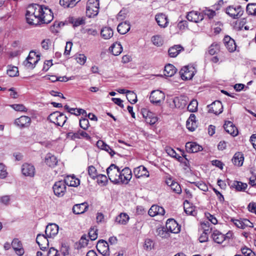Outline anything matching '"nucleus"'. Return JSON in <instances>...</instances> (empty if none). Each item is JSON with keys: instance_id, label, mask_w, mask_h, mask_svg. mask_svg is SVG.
<instances>
[{"instance_id": "58", "label": "nucleus", "mask_w": 256, "mask_h": 256, "mask_svg": "<svg viewBox=\"0 0 256 256\" xmlns=\"http://www.w3.org/2000/svg\"><path fill=\"white\" fill-rule=\"evenodd\" d=\"M36 6H34V4H32L29 5L26 11L25 16H32L33 14H34Z\"/></svg>"}, {"instance_id": "59", "label": "nucleus", "mask_w": 256, "mask_h": 256, "mask_svg": "<svg viewBox=\"0 0 256 256\" xmlns=\"http://www.w3.org/2000/svg\"><path fill=\"white\" fill-rule=\"evenodd\" d=\"M88 237L92 240H96L98 238L96 230L94 228H91L88 232Z\"/></svg>"}, {"instance_id": "21", "label": "nucleus", "mask_w": 256, "mask_h": 256, "mask_svg": "<svg viewBox=\"0 0 256 256\" xmlns=\"http://www.w3.org/2000/svg\"><path fill=\"white\" fill-rule=\"evenodd\" d=\"M12 246L16 254L21 256L24 254V250L22 247V244L18 238H14L12 242Z\"/></svg>"}, {"instance_id": "63", "label": "nucleus", "mask_w": 256, "mask_h": 256, "mask_svg": "<svg viewBox=\"0 0 256 256\" xmlns=\"http://www.w3.org/2000/svg\"><path fill=\"white\" fill-rule=\"evenodd\" d=\"M8 172L4 165L0 163V178H4L7 176Z\"/></svg>"}, {"instance_id": "56", "label": "nucleus", "mask_w": 256, "mask_h": 256, "mask_svg": "<svg viewBox=\"0 0 256 256\" xmlns=\"http://www.w3.org/2000/svg\"><path fill=\"white\" fill-rule=\"evenodd\" d=\"M75 60H76L78 63L82 65L86 62V58L83 54H78L75 56Z\"/></svg>"}, {"instance_id": "26", "label": "nucleus", "mask_w": 256, "mask_h": 256, "mask_svg": "<svg viewBox=\"0 0 256 256\" xmlns=\"http://www.w3.org/2000/svg\"><path fill=\"white\" fill-rule=\"evenodd\" d=\"M80 184V180L74 174L65 177V184L70 186L76 187Z\"/></svg>"}, {"instance_id": "30", "label": "nucleus", "mask_w": 256, "mask_h": 256, "mask_svg": "<svg viewBox=\"0 0 256 256\" xmlns=\"http://www.w3.org/2000/svg\"><path fill=\"white\" fill-rule=\"evenodd\" d=\"M51 116L54 120V123L60 126H64V116L63 113L60 112H55L51 114Z\"/></svg>"}, {"instance_id": "16", "label": "nucleus", "mask_w": 256, "mask_h": 256, "mask_svg": "<svg viewBox=\"0 0 256 256\" xmlns=\"http://www.w3.org/2000/svg\"><path fill=\"white\" fill-rule=\"evenodd\" d=\"M53 190L56 196L62 197L64 195V181L60 180L54 185Z\"/></svg>"}, {"instance_id": "31", "label": "nucleus", "mask_w": 256, "mask_h": 256, "mask_svg": "<svg viewBox=\"0 0 256 256\" xmlns=\"http://www.w3.org/2000/svg\"><path fill=\"white\" fill-rule=\"evenodd\" d=\"M187 128L191 132L194 131L197 128V124L196 120V116L194 114H190L186 123Z\"/></svg>"}, {"instance_id": "64", "label": "nucleus", "mask_w": 256, "mask_h": 256, "mask_svg": "<svg viewBox=\"0 0 256 256\" xmlns=\"http://www.w3.org/2000/svg\"><path fill=\"white\" fill-rule=\"evenodd\" d=\"M97 146L102 150L110 148V146L105 143L103 140H99L96 142Z\"/></svg>"}, {"instance_id": "57", "label": "nucleus", "mask_w": 256, "mask_h": 256, "mask_svg": "<svg viewBox=\"0 0 256 256\" xmlns=\"http://www.w3.org/2000/svg\"><path fill=\"white\" fill-rule=\"evenodd\" d=\"M198 188L204 192L208 190V187L207 185L203 182L200 181L198 182H193Z\"/></svg>"}, {"instance_id": "11", "label": "nucleus", "mask_w": 256, "mask_h": 256, "mask_svg": "<svg viewBox=\"0 0 256 256\" xmlns=\"http://www.w3.org/2000/svg\"><path fill=\"white\" fill-rule=\"evenodd\" d=\"M48 238L43 234H38L36 238V243L39 246L41 250L44 251L48 246L49 242Z\"/></svg>"}, {"instance_id": "22", "label": "nucleus", "mask_w": 256, "mask_h": 256, "mask_svg": "<svg viewBox=\"0 0 256 256\" xmlns=\"http://www.w3.org/2000/svg\"><path fill=\"white\" fill-rule=\"evenodd\" d=\"M225 46L230 52H234L236 50V44L234 40L230 36H226L224 38Z\"/></svg>"}, {"instance_id": "3", "label": "nucleus", "mask_w": 256, "mask_h": 256, "mask_svg": "<svg viewBox=\"0 0 256 256\" xmlns=\"http://www.w3.org/2000/svg\"><path fill=\"white\" fill-rule=\"evenodd\" d=\"M99 10V0H88L86 5V16H96Z\"/></svg>"}, {"instance_id": "5", "label": "nucleus", "mask_w": 256, "mask_h": 256, "mask_svg": "<svg viewBox=\"0 0 256 256\" xmlns=\"http://www.w3.org/2000/svg\"><path fill=\"white\" fill-rule=\"evenodd\" d=\"M26 22L31 26H36L40 25L42 24H48L53 19L54 17L46 22L45 17H26Z\"/></svg>"}, {"instance_id": "17", "label": "nucleus", "mask_w": 256, "mask_h": 256, "mask_svg": "<svg viewBox=\"0 0 256 256\" xmlns=\"http://www.w3.org/2000/svg\"><path fill=\"white\" fill-rule=\"evenodd\" d=\"M229 186L231 188L234 189L238 192H244L248 187V184L246 183L238 180L231 182L229 184Z\"/></svg>"}, {"instance_id": "32", "label": "nucleus", "mask_w": 256, "mask_h": 256, "mask_svg": "<svg viewBox=\"0 0 256 256\" xmlns=\"http://www.w3.org/2000/svg\"><path fill=\"white\" fill-rule=\"evenodd\" d=\"M183 50H184V48L182 46L174 45L168 49V55L171 58H175Z\"/></svg>"}, {"instance_id": "9", "label": "nucleus", "mask_w": 256, "mask_h": 256, "mask_svg": "<svg viewBox=\"0 0 256 256\" xmlns=\"http://www.w3.org/2000/svg\"><path fill=\"white\" fill-rule=\"evenodd\" d=\"M36 52L33 50L30 51L26 60L24 62V65L28 68H34L39 60L40 58H37L36 60H34V56H36Z\"/></svg>"}, {"instance_id": "20", "label": "nucleus", "mask_w": 256, "mask_h": 256, "mask_svg": "<svg viewBox=\"0 0 256 256\" xmlns=\"http://www.w3.org/2000/svg\"><path fill=\"white\" fill-rule=\"evenodd\" d=\"M31 122L30 118L28 116H22L15 120L14 124L20 127H28L29 126Z\"/></svg>"}, {"instance_id": "61", "label": "nucleus", "mask_w": 256, "mask_h": 256, "mask_svg": "<svg viewBox=\"0 0 256 256\" xmlns=\"http://www.w3.org/2000/svg\"><path fill=\"white\" fill-rule=\"evenodd\" d=\"M52 42L49 38L44 39L41 42L42 47L46 50H48Z\"/></svg>"}, {"instance_id": "47", "label": "nucleus", "mask_w": 256, "mask_h": 256, "mask_svg": "<svg viewBox=\"0 0 256 256\" xmlns=\"http://www.w3.org/2000/svg\"><path fill=\"white\" fill-rule=\"evenodd\" d=\"M157 236L162 238H168L170 236V233L166 231L164 228H159L156 232Z\"/></svg>"}, {"instance_id": "38", "label": "nucleus", "mask_w": 256, "mask_h": 256, "mask_svg": "<svg viewBox=\"0 0 256 256\" xmlns=\"http://www.w3.org/2000/svg\"><path fill=\"white\" fill-rule=\"evenodd\" d=\"M244 160V158L243 154L241 152H238L234 154L233 158H232V162L234 165L240 166L243 164Z\"/></svg>"}, {"instance_id": "40", "label": "nucleus", "mask_w": 256, "mask_h": 256, "mask_svg": "<svg viewBox=\"0 0 256 256\" xmlns=\"http://www.w3.org/2000/svg\"><path fill=\"white\" fill-rule=\"evenodd\" d=\"M129 220V216L126 213H120L115 220V222L120 224H126Z\"/></svg>"}, {"instance_id": "4", "label": "nucleus", "mask_w": 256, "mask_h": 256, "mask_svg": "<svg viewBox=\"0 0 256 256\" xmlns=\"http://www.w3.org/2000/svg\"><path fill=\"white\" fill-rule=\"evenodd\" d=\"M165 98L164 94L161 90H154L151 92L150 100L152 103L158 104L163 101Z\"/></svg>"}, {"instance_id": "51", "label": "nucleus", "mask_w": 256, "mask_h": 256, "mask_svg": "<svg viewBox=\"0 0 256 256\" xmlns=\"http://www.w3.org/2000/svg\"><path fill=\"white\" fill-rule=\"evenodd\" d=\"M42 7V16H54V14L50 8L48 6L41 5Z\"/></svg>"}, {"instance_id": "7", "label": "nucleus", "mask_w": 256, "mask_h": 256, "mask_svg": "<svg viewBox=\"0 0 256 256\" xmlns=\"http://www.w3.org/2000/svg\"><path fill=\"white\" fill-rule=\"evenodd\" d=\"M142 112L143 117L145 118L146 123L153 125L157 122L158 118L152 112L146 109H143Z\"/></svg>"}, {"instance_id": "37", "label": "nucleus", "mask_w": 256, "mask_h": 256, "mask_svg": "<svg viewBox=\"0 0 256 256\" xmlns=\"http://www.w3.org/2000/svg\"><path fill=\"white\" fill-rule=\"evenodd\" d=\"M69 22L75 28L84 24L86 19L84 17H71Z\"/></svg>"}, {"instance_id": "19", "label": "nucleus", "mask_w": 256, "mask_h": 256, "mask_svg": "<svg viewBox=\"0 0 256 256\" xmlns=\"http://www.w3.org/2000/svg\"><path fill=\"white\" fill-rule=\"evenodd\" d=\"M224 128L228 134L234 136H237L238 134L237 128L230 121L226 122L224 124Z\"/></svg>"}, {"instance_id": "44", "label": "nucleus", "mask_w": 256, "mask_h": 256, "mask_svg": "<svg viewBox=\"0 0 256 256\" xmlns=\"http://www.w3.org/2000/svg\"><path fill=\"white\" fill-rule=\"evenodd\" d=\"M18 74V68L16 66H8L7 74L10 77L16 76Z\"/></svg>"}, {"instance_id": "52", "label": "nucleus", "mask_w": 256, "mask_h": 256, "mask_svg": "<svg viewBox=\"0 0 256 256\" xmlns=\"http://www.w3.org/2000/svg\"><path fill=\"white\" fill-rule=\"evenodd\" d=\"M80 126L84 130H87L90 126L89 121L86 118H83L80 120Z\"/></svg>"}, {"instance_id": "6", "label": "nucleus", "mask_w": 256, "mask_h": 256, "mask_svg": "<svg viewBox=\"0 0 256 256\" xmlns=\"http://www.w3.org/2000/svg\"><path fill=\"white\" fill-rule=\"evenodd\" d=\"M166 228L168 232L178 234L180 230V226L174 219H168L166 222Z\"/></svg>"}, {"instance_id": "10", "label": "nucleus", "mask_w": 256, "mask_h": 256, "mask_svg": "<svg viewBox=\"0 0 256 256\" xmlns=\"http://www.w3.org/2000/svg\"><path fill=\"white\" fill-rule=\"evenodd\" d=\"M200 12L198 11L192 10L186 13V16H190V15L194 14L195 16H214L216 15V12L214 10H210L207 8H204L203 10H200Z\"/></svg>"}, {"instance_id": "23", "label": "nucleus", "mask_w": 256, "mask_h": 256, "mask_svg": "<svg viewBox=\"0 0 256 256\" xmlns=\"http://www.w3.org/2000/svg\"><path fill=\"white\" fill-rule=\"evenodd\" d=\"M164 212L165 210L164 208L157 205L152 206L148 212V214L152 217L156 215L162 216L164 214Z\"/></svg>"}, {"instance_id": "41", "label": "nucleus", "mask_w": 256, "mask_h": 256, "mask_svg": "<svg viewBox=\"0 0 256 256\" xmlns=\"http://www.w3.org/2000/svg\"><path fill=\"white\" fill-rule=\"evenodd\" d=\"M176 72V68L172 64H168L164 68V74L166 76L171 77L173 76Z\"/></svg>"}, {"instance_id": "35", "label": "nucleus", "mask_w": 256, "mask_h": 256, "mask_svg": "<svg viewBox=\"0 0 256 256\" xmlns=\"http://www.w3.org/2000/svg\"><path fill=\"white\" fill-rule=\"evenodd\" d=\"M130 28L129 22L126 21L120 23L117 27L118 32L121 34H126Z\"/></svg>"}, {"instance_id": "33", "label": "nucleus", "mask_w": 256, "mask_h": 256, "mask_svg": "<svg viewBox=\"0 0 256 256\" xmlns=\"http://www.w3.org/2000/svg\"><path fill=\"white\" fill-rule=\"evenodd\" d=\"M44 162L50 167H54L58 163L56 158L50 153L46 154L44 158Z\"/></svg>"}, {"instance_id": "50", "label": "nucleus", "mask_w": 256, "mask_h": 256, "mask_svg": "<svg viewBox=\"0 0 256 256\" xmlns=\"http://www.w3.org/2000/svg\"><path fill=\"white\" fill-rule=\"evenodd\" d=\"M172 190L176 193L180 194L182 192V188L180 184L176 182H172L170 184Z\"/></svg>"}, {"instance_id": "15", "label": "nucleus", "mask_w": 256, "mask_h": 256, "mask_svg": "<svg viewBox=\"0 0 256 256\" xmlns=\"http://www.w3.org/2000/svg\"><path fill=\"white\" fill-rule=\"evenodd\" d=\"M58 232V226L55 224H50L46 226L45 234L48 238H51L57 234Z\"/></svg>"}, {"instance_id": "28", "label": "nucleus", "mask_w": 256, "mask_h": 256, "mask_svg": "<svg viewBox=\"0 0 256 256\" xmlns=\"http://www.w3.org/2000/svg\"><path fill=\"white\" fill-rule=\"evenodd\" d=\"M232 220L236 226L242 229H244L247 226H252V224L248 219Z\"/></svg>"}, {"instance_id": "18", "label": "nucleus", "mask_w": 256, "mask_h": 256, "mask_svg": "<svg viewBox=\"0 0 256 256\" xmlns=\"http://www.w3.org/2000/svg\"><path fill=\"white\" fill-rule=\"evenodd\" d=\"M134 174L136 178L142 176H149V172L146 168L143 166H140L134 170Z\"/></svg>"}, {"instance_id": "48", "label": "nucleus", "mask_w": 256, "mask_h": 256, "mask_svg": "<svg viewBox=\"0 0 256 256\" xmlns=\"http://www.w3.org/2000/svg\"><path fill=\"white\" fill-rule=\"evenodd\" d=\"M198 102L196 100H192L188 106V110L190 112H195L198 109Z\"/></svg>"}, {"instance_id": "8", "label": "nucleus", "mask_w": 256, "mask_h": 256, "mask_svg": "<svg viewBox=\"0 0 256 256\" xmlns=\"http://www.w3.org/2000/svg\"><path fill=\"white\" fill-rule=\"evenodd\" d=\"M22 172L23 175L32 178L35 174V168L30 164L25 163L22 166Z\"/></svg>"}, {"instance_id": "36", "label": "nucleus", "mask_w": 256, "mask_h": 256, "mask_svg": "<svg viewBox=\"0 0 256 256\" xmlns=\"http://www.w3.org/2000/svg\"><path fill=\"white\" fill-rule=\"evenodd\" d=\"M113 34V30L110 27H104L100 30V35L104 40L110 39Z\"/></svg>"}, {"instance_id": "62", "label": "nucleus", "mask_w": 256, "mask_h": 256, "mask_svg": "<svg viewBox=\"0 0 256 256\" xmlns=\"http://www.w3.org/2000/svg\"><path fill=\"white\" fill-rule=\"evenodd\" d=\"M219 50L218 45L212 44L209 48L208 52L210 55H214Z\"/></svg>"}, {"instance_id": "27", "label": "nucleus", "mask_w": 256, "mask_h": 256, "mask_svg": "<svg viewBox=\"0 0 256 256\" xmlns=\"http://www.w3.org/2000/svg\"><path fill=\"white\" fill-rule=\"evenodd\" d=\"M226 13L230 16H242L244 10H242L240 6H238L237 8L230 6L226 8Z\"/></svg>"}, {"instance_id": "46", "label": "nucleus", "mask_w": 256, "mask_h": 256, "mask_svg": "<svg viewBox=\"0 0 256 256\" xmlns=\"http://www.w3.org/2000/svg\"><path fill=\"white\" fill-rule=\"evenodd\" d=\"M152 44L157 46H160L162 45L164 40L162 37L160 35L154 36L152 38Z\"/></svg>"}, {"instance_id": "60", "label": "nucleus", "mask_w": 256, "mask_h": 256, "mask_svg": "<svg viewBox=\"0 0 256 256\" xmlns=\"http://www.w3.org/2000/svg\"><path fill=\"white\" fill-rule=\"evenodd\" d=\"M66 139L74 140L76 139H80V137L78 136V132H69L66 134Z\"/></svg>"}, {"instance_id": "39", "label": "nucleus", "mask_w": 256, "mask_h": 256, "mask_svg": "<svg viewBox=\"0 0 256 256\" xmlns=\"http://www.w3.org/2000/svg\"><path fill=\"white\" fill-rule=\"evenodd\" d=\"M212 236L214 242L218 244H222L225 240L224 234L217 230L214 231Z\"/></svg>"}, {"instance_id": "49", "label": "nucleus", "mask_w": 256, "mask_h": 256, "mask_svg": "<svg viewBox=\"0 0 256 256\" xmlns=\"http://www.w3.org/2000/svg\"><path fill=\"white\" fill-rule=\"evenodd\" d=\"M246 12L248 14L256 15V4H248L246 6Z\"/></svg>"}, {"instance_id": "55", "label": "nucleus", "mask_w": 256, "mask_h": 256, "mask_svg": "<svg viewBox=\"0 0 256 256\" xmlns=\"http://www.w3.org/2000/svg\"><path fill=\"white\" fill-rule=\"evenodd\" d=\"M241 252L244 256H255V254L250 249L246 246L241 248Z\"/></svg>"}, {"instance_id": "43", "label": "nucleus", "mask_w": 256, "mask_h": 256, "mask_svg": "<svg viewBox=\"0 0 256 256\" xmlns=\"http://www.w3.org/2000/svg\"><path fill=\"white\" fill-rule=\"evenodd\" d=\"M126 98L128 102L132 104H134L137 102L136 94L133 92L127 90L126 92Z\"/></svg>"}, {"instance_id": "25", "label": "nucleus", "mask_w": 256, "mask_h": 256, "mask_svg": "<svg viewBox=\"0 0 256 256\" xmlns=\"http://www.w3.org/2000/svg\"><path fill=\"white\" fill-rule=\"evenodd\" d=\"M186 149L188 152L194 153L202 150V148L196 142H188L186 144Z\"/></svg>"}, {"instance_id": "13", "label": "nucleus", "mask_w": 256, "mask_h": 256, "mask_svg": "<svg viewBox=\"0 0 256 256\" xmlns=\"http://www.w3.org/2000/svg\"><path fill=\"white\" fill-rule=\"evenodd\" d=\"M208 112L214 113L216 114H219L222 112V105L220 101L217 100L213 102L211 104L208 106Z\"/></svg>"}, {"instance_id": "1", "label": "nucleus", "mask_w": 256, "mask_h": 256, "mask_svg": "<svg viewBox=\"0 0 256 256\" xmlns=\"http://www.w3.org/2000/svg\"><path fill=\"white\" fill-rule=\"evenodd\" d=\"M108 176L110 180L115 184L120 182V169L114 164H112L106 170Z\"/></svg>"}, {"instance_id": "2", "label": "nucleus", "mask_w": 256, "mask_h": 256, "mask_svg": "<svg viewBox=\"0 0 256 256\" xmlns=\"http://www.w3.org/2000/svg\"><path fill=\"white\" fill-rule=\"evenodd\" d=\"M196 70L194 66L191 65L184 66L180 72V77L183 80H191L195 74Z\"/></svg>"}, {"instance_id": "29", "label": "nucleus", "mask_w": 256, "mask_h": 256, "mask_svg": "<svg viewBox=\"0 0 256 256\" xmlns=\"http://www.w3.org/2000/svg\"><path fill=\"white\" fill-rule=\"evenodd\" d=\"M246 23V19L244 18L238 19V17H232V24L234 28L238 30H241Z\"/></svg>"}, {"instance_id": "14", "label": "nucleus", "mask_w": 256, "mask_h": 256, "mask_svg": "<svg viewBox=\"0 0 256 256\" xmlns=\"http://www.w3.org/2000/svg\"><path fill=\"white\" fill-rule=\"evenodd\" d=\"M120 173L121 175L120 182L125 184H128L132 177L131 170L128 167H126L122 171L120 170Z\"/></svg>"}, {"instance_id": "45", "label": "nucleus", "mask_w": 256, "mask_h": 256, "mask_svg": "<svg viewBox=\"0 0 256 256\" xmlns=\"http://www.w3.org/2000/svg\"><path fill=\"white\" fill-rule=\"evenodd\" d=\"M168 17H155L156 20L158 24L162 28L167 26L168 23Z\"/></svg>"}, {"instance_id": "42", "label": "nucleus", "mask_w": 256, "mask_h": 256, "mask_svg": "<svg viewBox=\"0 0 256 256\" xmlns=\"http://www.w3.org/2000/svg\"><path fill=\"white\" fill-rule=\"evenodd\" d=\"M110 50L114 55L118 56L122 51V47L120 43L116 42L110 48Z\"/></svg>"}, {"instance_id": "24", "label": "nucleus", "mask_w": 256, "mask_h": 256, "mask_svg": "<svg viewBox=\"0 0 256 256\" xmlns=\"http://www.w3.org/2000/svg\"><path fill=\"white\" fill-rule=\"evenodd\" d=\"M88 204L86 202H84L80 204H76L74 205L72 208V211L75 214H81L86 212L88 209Z\"/></svg>"}, {"instance_id": "12", "label": "nucleus", "mask_w": 256, "mask_h": 256, "mask_svg": "<svg viewBox=\"0 0 256 256\" xmlns=\"http://www.w3.org/2000/svg\"><path fill=\"white\" fill-rule=\"evenodd\" d=\"M96 248L104 256L110 255L108 244L106 241L103 240H100L96 244Z\"/></svg>"}, {"instance_id": "34", "label": "nucleus", "mask_w": 256, "mask_h": 256, "mask_svg": "<svg viewBox=\"0 0 256 256\" xmlns=\"http://www.w3.org/2000/svg\"><path fill=\"white\" fill-rule=\"evenodd\" d=\"M186 98L184 96H180L179 97H175L173 99V102L176 107L178 108H183L187 103Z\"/></svg>"}, {"instance_id": "53", "label": "nucleus", "mask_w": 256, "mask_h": 256, "mask_svg": "<svg viewBox=\"0 0 256 256\" xmlns=\"http://www.w3.org/2000/svg\"><path fill=\"white\" fill-rule=\"evenodd\" d=\"M88 174L93 179H94L98 176L96 170L93 166L88 167Z\"/></svg>"}, {"instance_id": "54", "label": "nucleus", "mask_w": 256, "mask_h": 256, "mask_svg": "<svg viewBox=\"0 0 256 256\" xmlns=\"http://www.w3.org/2000/svg\"><path fill=\"white\" fill-rule=\"evenodd\" d=\"M10 106L16 111L26 112L27 108L22 104H14L10 105Z\"/></svg>"}]
</instances>
